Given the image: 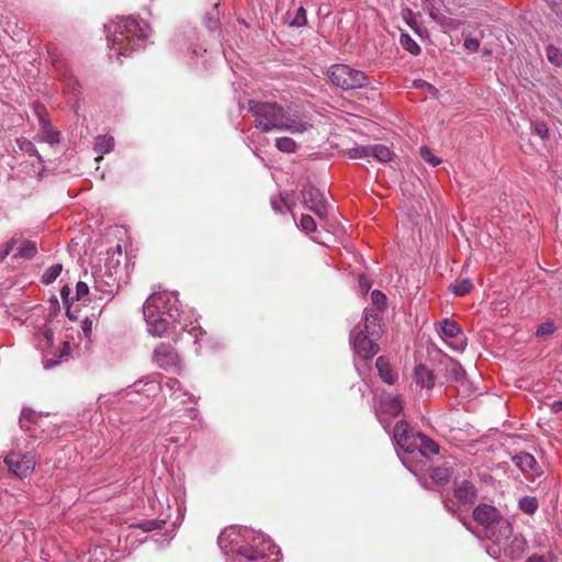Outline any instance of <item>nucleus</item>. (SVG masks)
Listing matches in <instances>:
<instances>
[{
    "label": "nucleus",
    "mask_w": 562,
    "mask_h": 562,
    "mask_svg": "<svg viewBox=\"0 0 562 562\" xmlns=\"http://www.w3.org/2000/svg\"><path fill=\"white\" fill-rule=\"evenodd\" d=\"M218 547L225 555H238L250 562H272L279 550L270 538L248 528H228L221 532Z\"/></svg>",
    "instance_id": "1"
},
{
    "label": "nucleus",
    "mask_w": 562,
    "mask_h": 562,
    "mask_svg": "<svg viewBox=\"0 0 562 562\" xmlns=\"http://www.w3.org/2000/svg\"><path fill=\"white\" fill-rule=\"evenodd\" d=\"M144 319L151 336L162 337L181 315V304L177 292L154 291L143 305Z\"/></svg>",
    "instance_id": "2"
},
{
    "label": "nucleus",
    "mask_w": 562,
    "mask_h": 562,
    "mask_svg": "<svg viewBox=\"0 0 562 562\" xmlns=\"http://www.w3.org/2000/svg\"><path fill=\"white\" fill-rule=\"evenodd\" d=\"M247 108L255 117V127L263 133L276 130L302 134L312 127V124L304 117L291 115L277 102L249 100Z\"/></svg>",
    "instance_id": "3"
},
{
    "label": "nucleus",
    "mask_w": 562,
    "mask_h": 562,
    "mask_svg": "<svg viewBox=\"0 0 562 562\" xmlns=\"http://www.w3.org/2000/svg\"><path fill=\"white\" fill-rule=\"evenodd\" d=\"M384 329L380 311L366 308L363 312V322L357 324L350 331V346L362 360H372L380 351L378 341L383 336Z\"/></svg>",
    "instance_id": "4"
},
{
    "label": "nucleus",
    "mask_w": 562,
    "mask_h": 562,
    "mask_svg": "<svg viewBox=\"0 0 562 562\" xmlns=\"http://www.w3.org/2000/svg\"><path fill=\"white\" fill-rule=\"evenodd\" d=\"M474 520L485 529L486 537L499 543L498 537H495V528L509 531L510 526L507 520L503 519L499 512L492 505L480 504L473 510Z\"/></svg>",
    "instance_id": "5"
},
{
    "label": "nucleus",
    "mask_w": 562,
    "mask_h": 562,
    "mask_svg": "<svg viewBox=\"0 0 562 562\" xmlns=\"http://www.w3.org/2000/svg\"><path fill=\"white\" fill-rule=\"evenodd\" d=\"M327 74L330 81L344 90L362 88L368 85L367 75L360 70L349 67L348 65H333L328 69Z\"/></svg>",
    "instance_id": "6"
},
{
    "label": "nucleus",
    "mask_w": 562,
    "mask_h": 562,
    "mask_svg": "<svg viewBox=\"0 0 562 562\" xmlns=\"http://www.w3.org/2000/svg\"><path fill=\"white\" fill-rule=\"evenodd\" d=\"M154 361L156 364L173 373H180L182 371V361L170 344L161 342L154 350Z\"/></svg>",
    "instance_id": "7"
},
{
    "label": "nucleus",
    "mask_w": 562,
    "mask_h": 562,
    "mask_svg": "<svg viewBox=\"0 0 562 562\" xmlns=\"http://www.w3.org/2000/svg\"><path fill=\"white\" fill-rule=\"evenodd\" d=\"M9 471L15 476L23 479L31 475L35 468V459L30 453L11 452L4 458Z\"/></svg>",
    "instance_id": "8"
},
{
    "label": "nucleus",
    "mask_w": 562,
    "mask_h": 562,
    "mask_svg": "<svg viewBox=\"0 0 562 562\" xmlns=\"http://www.w3.org/2000/svg\"><path fill=\"white\" fill-rule=\"evenodd\" d=\"M302 199L304 206L321 218L327 215V204L324 193L311 183L303 187Z\"/></svg>",
    "instance_id": "9"
},
{
    "label": "nucleus",
    "mask_w": 562,
    "mask_h": 562,
    "mask_svg": "<svg viewBox=\"0 0 562 562\" xmlns=\"http://www.w3.org/2000/svg\"><path fill=\"white\" fill-rule=\"evenodd\" d=\"M440 336L457 351L465 348V340L461 327L454 321L445 318L440 323Z\"/></svg>",
    "instance_id": "10"
},
{
    "label": "nucleus",
    "mask_w": 562,
    "mask_h": 562,
    "mask_svg": "<svg viewBox=\"0 0 562 562\" xmlns=\"http://www.w3.org/2000/svg\"><path fill=\"white\" fill-rule=\"evenodd\" d=\"M393 439L406 452H413L417 447V434L415 435L409 430V426L405 420H400L395 424Z\"/></svg>",
    "instance_id": "11"
},
{
    "label": "nucleus",
    "mask_w": 562,
    "mask_h": 562,
    "mask_svg": "<svg viewBox=\"0 0 562 562\" xmlns=\"http://www.w3.org/2000/svg\"><path fill=\"white\" fill-rule=\"evenodd\" d=\"M43 416L35 411L24 407L20 415V427L29 434L31 438H40V428L42 427Z\"/></svg>",
    "instance_id": "12"
},
{
    "label": "nucleus",
    "mask_w": 562,
    "mask_h": 562,
    "mask_svg": "<svg viewBox=\"0 0 562 562\" xmlns=\"http://www.w3.org/2000/svg\"><path fill=\"white\" fill-rule=\"evenodd\" d=\"M453 492L458 504L462 506H472L477 498L475 486L468 480L454 482Z\"/></svg>",
    "instance_id": "13"
},
{
    "label": "nucleus",
    "mask_w": 562,
    "mask_h": 562,
    "mask_svg": "<svg viewBox=\"0 0 562 562\" xmlns=\"http://www.w3.org/2000/svg\"><path fill=\"white\" fill-rule=\"evenodd\" d=\"M108 38V47L110 48V59L116 58V60L122 61V56L130 55V46L133 37H106Z\"/></svg>",
    "instance_id": "14"
},
{
    "label": "nucleus",
    "mask_w": 562,
    "mask_h": 562,
    "mask_svg": "<svg viewBox=\"0 0 562 562\" xmlns=\"http://www.w3.org/2000/svg\"><path fill=\"white\" fill-rule=\"evenodd\" d=\"M36 142L55 145L60 142V133L53 126L52 122L40 124V131L34 137Z\"/></svg>",
    "instance_id": "15"
},
{
    "label": "nucleus",
    "mask_w": 562,
    "mask_h": 562,
    "mask_svg": "<svg viewBox=\"0 0 562 562\" xmlns=\"http://www.w3.org/2000/svg\"><path fill=\"white\" fill-rule=\"evenodd\" d=\"M380 408L382 413L387 414L391 417H396L401 414L403 404L398 396L393 394H385L381 397Z\"/></svg>",
    "instance_id": "16"
},
{
    "label": "nucleus",
    "mask_w": 562,
    "mask_h": 562,
    "mask_svg": "<svg viewBox=\"0 0 562 562\" xmlns=\"http://www.w3.org/2000/svg\"><path fill=\"white\" fill-rule=\"evenodd\" d=\"M413 379L423 389H431L435 385L434 372L425 364L415 367Z\"/></svg>",
    "instance_id": "17"
},
{
    "label": "nucleus",
    "mask_w": 562,
    "mask_h": 562,
    "mask_svg": "<svg viewBox=\"0 0 562 562\" xmlns=\"http://www.w3.org/2000/svg\"><path fill=\"white\" fill-rule=\"evenodd\" d=\"M375 368L378 370L379 376L383 382L393 385L397 381V373L392 369L385 357H378L375 361Z\"/></svg>",
    "instance_id": "18"
},
{
    "label": "nucleus",
    "mask_w": 562,
    "mask_h": 562,
    "mask_svg": "<svg viewBox=\"0 0 562 562\" xmlns=\"http://www.w3.org/2000/svg\"><path fill=\"white\" fill-rule=\"evenodd\" d=\"M123 26L125 35H147L149 31L148 24L134 15L125 18Z\"/></svg>",
    "instance_id": "19"
},
{
    "label": "nucleus",
    "mask_w": 562,
    "mask_h": 562,
    "mask_svg": "<svg viewBox=\"0 0 562 562\" xmlns=\"http://www.w3.org/2000/svg\"><path fill=\"white\" fill-rule=\"evenodd\" d=\"M420 454L425 457H430L434 454H438L439 445L427 436L418 432L417 434V447Z\"/></svg>",
    "instance_id": "20"
},
{
    "label": "nucleus",
    "mask_w": 562,
    "mask_h": 562,
    "mask_svg": "<svg viewBox=\"0 0 562 562\" xmlns=\"http://www.w3.org/2000/svg\"><path fill=\"white\" fill-rule=\"evenodd\" d=\"M512 461L522 471H533L537 467L535 457L527 452H520L512 458Z\"/></svg>",
    "instance_id": "21"
},
{
    "label": "nucleus",
    "mask_w": 562,
    "mask_h": 562,
    "mask_svg": "<svg viewBox=\"0 0 562 562\" xmlns=\"http://www.w3.org/2000/svg\"><path fill=\"white\" fill-rule=\"evenodd\" d=\"M452 475V472L450 471V469L446 465H442V467H432L430 468L429 470V476L431 477V480L439 484V485H445L449 482L450 477Z\"/></svg>",
    "instance_id": "22"
},
{
    "label": "nucleus",
    "mask_w": 562,
    "mask_h": 562,
    "mask_svg": "<svg viewBox=\"0 0 562 562\" xmlns=\"http://www.w3.org/2000/svg\"><path fill=\"white\" fill-rule=\"evenodd\" d=\"M114 147V138L110 135H101L98 136L94 144V150L99 155V159L102 158L104 154L110 153Z\"/></svg>",
    "instance_id": "23"
},
{
    "label": "nucleus",
    "mask_w": 562,
    "mask_h": 562,
    "mask_svg": "<svg viewBox=\"0 0 562 562\" xmlns=\"http://www.w3.org/2000/svg\"><path fill=\"white\" fill-rule=\"evenodd\" d=\"M370 156L374 157L378 161L389 162L392 160L393 154L387 146L375 144L370 146Z\"/></svg>",
    "instance_id": "24"
},
{
    "label": "nucleus",
    "mask_w": 562,
    "mask_h": 562,
    "mask_svg": "<svg viewBox=\"0 0 562 562\" xmlns=\"http://www.w3.org/2000/svg\"><path fill=\"white\" fill-rule=\"evenodd\" d=\"M446 369L451 380L457 382H463L465 378V370L458 361L449 359Z\"/></svg>",
    "instance_id": "25"
},
{
    "label": "nucleus",
    "mask_w": 562,
    "mask_h": 562,
    "mask_svg": "<svg viewBox=\"0 0 562 562\" xmlns=\"http://www.w3.org/2000/svg\"><path fill=\"white\" fill-rule=\"evenodd\" d=\"M285 22L290 26H303L306 23V11L303 7H299L294 12H288Z\"/></svg>",
    "instance_id": "26"
},
{
    "label": "nucleus",
    "mask_w": 562,
    "mask_h": 562,
    "mask_svg": "<svg viewBox=\"0 0 562 562\" xmlns=\"http://www.w3.org/2000/svg\"><path fill=\"white\" fill-rule=\"evenodd\" d=\"M37 254V246L35 241L23 240L18 251L14 254V258L32 259Z\"/></svg>",
    "instance_id": "27"
},
{
    "label": "nucleus",
    "mask_w": 562,
    "mask_h": 562,
    "mask_svg": "<svg viewBox=\"0 0 562 562\" xmlns=\"http://www.w3.org/2000/svg\"><path fill=\"white\" fill-rule=\"evenodd\" d=\"M271 207L279 213H282V206L284 205L289 212H292L293 204L290 201V193L283 192L279 196H272L270 199Z\"/></svg>",
    "instance_id": "28"
},
{
    "label": "nucleus",
    "mask_w": 562,
    "mask_h": 562,
    "mask_svg": "<svg viewBox=\"0 0 562 562\" xmlns=\"http://www.w3.org/2000/svg\"><path fill=\"white\" fill-rule=\"evenodd\" d=\"M123 24H125V18H116L103 25L104 32L108 35H125Z\"/></svg>",
    "instance_id": "29"
},
{
    "label": "nucleus",
    "mask_w": 562,
    "mask_h": 562,
    "mask_svg": "<svg viewBox=\"0 0 562 562\" xmlns=\"http://www.w3.org/2000/svg\"><path fill=\"white\" fill-rule=\"evenodd\" d=\"M518 507L522 513L533 515L539 507L538 499L533 496H524L519 499Z\"/></svg>",
    "instance_id": "30"
},
{
    "label": "nucleus",
    "mask_w": 562,
    "mask_h": 562,
    "mask_svg": "<svg viewBox=\"0 0 562 562\" xmlns=\"http://www.w3.org/2000/svg\"><path fill=\"white\" fill-rule=\"evenodd\" d=\"M403 20L417 35H423L419 27V16L416 15L412 10L405 9L402 12Z\"/></svg>",
    "instance_id": "31"
},
{
    "label": "nucleus",
    "mask_w": 562,
    "mask_h": 562,
    "mask_svg": "<svg viewBox=\"0 0 562 562\" xmlns=\"http://www.w3.org/2000/svg\"><path fill=\"white\" fill-rule=\"evenodd\" d=\"M472 288H473V284L470 279H462V280H457L451 285V291H452V293H454L458 296H464L471 292Z\"/></svg>",
    "instance_id": "32"
},
{
    "label": "nucleus",
    "mask_w": 562,
    "mask_h": 562,
    "mask_svg": "<svg viewBox=\"0 0 562 562\" xmlns=\"http://www.w3.org/2000/svg\"><path fill=\"white\" fill-rule=\"evenodd\" d=\"M276 147L282 153H294L296 150V143L291 137H278L276 139Z\"/></svg>",
    "instance_id": "33"
},
{
    "label": "nucleus",
    "mask_w": 562,
    "mask_h": 562,
    "mask_svg": "<svg viewBox=\"0 0 562 562\" xmlns=\"http://www.w3.org/2000/svg\"><path fill=\"white\" fill-rule=\"evenodd\" d=\"M63 266L60 263H56L50 266L45 270V272L42 276V282L44 284H50L53 283L61 273Z\"/></svg>",
    "instance_id": "34"
},
{
    "label": "nucleus",
    "mask_w": 562,
    "mask_h": 562,
    "mask_svg": "<svg viewBox=\"0 0 562 562\" xmlns=\"http://www.w3.org/2000/svg\"><path fill=\"white\" fill-rule=\"evenodd\" d=\"M18 146L19 148L26 153L27 155L30 156H34L36 157L40 161H42V157L38 153V150L36 149L35 145L33 142L26 139V138H19L18 140Z\"/></svg>",
    "instance_id": "35"
},
{
    "label": "nucleus",
    "mask_w": 562,
    "mask_h": 562,
    "mask_svg": "<svg viewBox=\"0 0 562 562\" xmlns=\"http://www.w3.org/2000/svg\"><path fill=\"white\" fill-rule=\"evenodd\" d=\"M349 159H359L370 157V146L358 145L346 150Z\"/></svg>",
    "instance_id": "36"
},
{
    "label": "nucleus",
    "mask_w": 562,
    "mask_h": 562,
    "mask_svg": "<svg viewBox=\"0 0 562 562\" xmlns=\"http://www.w3.org/2000/svg\"><path fill=\"white\" fill-rule=\"evenodd\" d=\"M32 110H33L34 115L37 117L40 124L50 121L48 117L47 109L42 102H40V101L33 102Z\"/></svg>",
    "instance_id": "37"
},
{
    "label": "nucleus",
    "mask_w": 562,
    "mask_h": 562,
    "mask_svg": "<svg viewBox=\"0 0 562 562\" xmlns=\"http://www.w3.org/2000/svg\"><path fill=\"white\" fill-rule=\"evenodd\" d=\"M371 301L374 305L373 308L380 311V316L382 317V312L386 304V295L379 290H374L371 293Z\"/></svg>",
    "instance_id": "38"
},
{
    "label": "nucleus",
    "mask_w": 562,
    "mask_h": 562,
    "mask_svg": "<svg viewBox=\"0 0 562 562\" xmlns=\"http://www.w3.org/2000/svg\"><path fill=\"white\" fill-rule=\"evenodd\" d=\"M547 57H548L549 61L551 64H553L554 66L562 65V52L558 47H555L553 45H548Z\"/></svg>",
    "instance_id": "39"
},
{
    "label": "nucleus",
    "mask_w": 562,
    "mask_h": 562,
    "mask_svg": "<svg viewBox=\"0 0 562 562\" xmlns=\"http://www.w3.org/2000/svg\"><path fill=\"white\" fill-rule=\"evenodd\" d=\"M300 227L306 234L314 233L316 231L315 220L311 215L304 214L300 220Z\"/></svg>",
    "instance_id": "40"
},
{
    "label": "nucleus",
    "mask_w": 562,
    "mask_h": 562,
    "mask_svg": "<svg viewBox=\"0 0 562 562\" xmlns=\"http://www.w3.org/2000/svg\"><path fill=\"white\" fill-rule=\"evenodd\" d=\"M419 151H420V157L425 161H427L429 165H431L432 167H436L441 162V159L436 157L429 147L423 146V147H420Z\"/></svg>",
    "instance_id": "41"
},
{
    "label": "nucleus",
    "mask_w": 562,
    "mask_h": 562,
    "mask_svg": "<svg viewBox=\"0 0 562 562\" xmlns=\"http://www.w3.org/2000/svg\"><path fill=\"white\" fill-rule=\"evenodd\" d=\"M532 131L537 134L542 140H547L549 138V127L547 123L542 121H536L531 124Z\"/></svg>",
    "instance_id": "42"
},
{
    "label": "nucleus",
    "mask_w": 562,
    "mask_h": 562,
    "mask_svg": "<svg viewBox=\"0 0 562 562\" xmlns=\"http://www.w3.org/2000/svg\"><path fill=\"white\" fill-rule=\"evenodd\" d=\"M402 46L413 55L420 53L419 45L414 41L413 37H400Z\"/></svg>",
    "instance_id": "43"
},
{
    "label": "nucleus",
    "mask_w": 562,
    "mask_h": 562,
    "mask_svg": "<svg viewBox=\"0 0 562 562\" xmlns=\"http://www.w3.org/2000/svg\"><path fill=\"white\" fill-rule=\"evenodd\" d=\"M554 330H555L554 323L551 321H548L538 326V328L536 330V336L542 337V336L551 335L554 333Z\"/></svg>",
    "instance_id": "44"
},
{
    "label": "nucleus",
    "mask_w": 562,
    "mask_h": 562,
    "mask_svg": "<svg viewBox=\"0 0 562 562\" xmlns=\"http://www.w3.org/2000/svg\"><path fill=\"white\" fill-rule=\"evenodd\" d=\"M53 66L60 74V76L63 77L64 80H66V79L69 80V82H68L69 86L71 85V82L77 83V81L74 80L70 75H68V69L66 67H64V65L60 60H57V59L53 60Z\"/></svg>",
    "instance_id": "45"
},
{
    "label": "nucleus",
    "mask_w": 562,
    "mask_h": 562,
    "mask_svg": "<svg viewBox=\"0 0 562 562\" xmlns=\"http://www.w3.org/2000/svg\"><path fill=\"white\" fill-rule=\"evenodd\" d=\"M161 524H164V521H158V520H146V521H143V522H139L138 524V527L143 530V531H153L155 529H158L161 527Z\"/></svg>",
    "instance_id": "46"
},
{
    "label": "nucleus",
    "mask_w": 562,
    "mask_h": 562,
    "mask_svg": "<svg viewBox=\"0 0 562 562\" xmlns=\"http://www.w3.org/2000/svg\"><path fill=\"white\" fill-rule=\"evenodd\" d=\"M88 293H89L88 284L82 281L77 282L75 300L79 301V300L83 299Z\"/></svg>",
    "instance_id": "47"
},
{
    "label": "nucleus",
    "mask_w": 562,
    "mask_h": 562,
    "mask_svg": "<svg viewBox=\"0 0 562 562\" xmlns=\"http://www.w3.org/2000/svg\"><path fill=\"white\" fill-rule=\"evenodd\" d=\"M15 245H16V239L15 238L9 239L5 243L4 248H3V250L0 254V260H4L10 255V252L13 250Z\"/></svg>",
    "instance_id": "48"
},
{
    "label": "nucleus",
    "mask_w": 562,
    "mask_h": 562,
    "mask_svg": "<svg viewBox=\"0 0 562 562\" xmlns=\"http://www.w3.org/2000/svg\"><path fill=\"white\" fill-rule=\"evenodd\" d=\"M463 45L467 49L475 52L480 46V42L476 37H467Z\"/></svg>",
    "instance_id": "49"
},
{
    "label": "nucleus",
    "mask_w": 562,
    "mask_h": 562,
    "mask_svg": "<svg viewBox=\"0 0 562 562\" xmlns=\"http://www.w3.org/2000/svg\"><path fill=\"white\" fill-rule=\"evenodd\" d=\"M557 14H562V0H543Z\"/></svg>",
    "instance_id": "50"
},
{
    "label": "nucleus",
    "mask_w": 562,
    "mask_h": 562,
    "mask_svg": "<svg viewBox=\"0 0 562 562\" xmlns=\"http://www.w3.org/2000/svg\"><path fill=\"white\" fill-rule=\"evenodd\" d=\"M71 289L68 285H64L60 289V296L65 304L69 305L70 301H74V297H70Z\"/></svg>",
    "instance_id": "51"
},
{
    "label": "nucleus",
    "mask_w": 562,
    "mask_h": 562,
    "mask_svg": "<svg viewBox=\"0 0 562 562\" xmlns=\"http://www.w3.org/2000/svg\"><path fill=\"white\" fill-rule=\"evenodd\" d=\"M180 382L177 379H168L166 382V386L172 391V394H176L180 391Z\"/></svg>",
    "instance_id": "52"
},
{
    "label": "nucleus",
    "mask_w": 562,
    "mask_h": 562,
    "mask_svg": "<svg viewBox=\"0 0 562 562\" xmlns=\"http://www.w3.org/2000/svg\"><path fill=\"white\" fill-rule=\"evenodd\" d=\"M442 503H443V506L447 509V512H449L453 516L457 515L458 508L456 507V504L453 503V501L443 498Z\"/></svg>",
    "instance_id": "53"
},
{
    "label": "nucleus",
    "mask_w": 562,
    "mask_h": 562,
    "mask_svg": "<svg viewBox=\"0 0 562 562\" xmlns=\"http://www.w3.org/2000/svg\"><path fill=\"white\" fill-rule=\"evenodd\" d=\"M414 86L416 88H424V87H426L429 90V92H431V93H436L437 92V89L432 85H430V83H428V82H426L424 80H415L414 81Z\"/></svg>",
    "instance_id": "54"
},
{
    "label": "nucleus",
    "mask_w": 562,
    "mask_h": 562,
    "mask_svg": "<svg viewBox=\"0 0 562 562\" xmlns=\"http://www.w3.org/2000/svg\"><path fill=\"white\" fill-rule=\"evenodd\" d=\"M82 330L85 331L86 336H89V334L91 333V329H92V321L86 318L83 322H82Z\"/></svg>",
    "instance_id": "55"
},
{
    "label": "nucleus",
    "mask_w": 562,
    "mask_h": 562,
    "mask_svg": "<svg viewBox=\"0 0 562 562\" xmlns=\"http://www.w3.org/2000/svg\"><path fill=\"white\" fill-rule=\"evenodd\" d=\"M551 408H552V411H553L554 413H560V412H562V400H560V401H554V402L552 403Z\"/></svg>",
    "instance_id": "56"
},
{
    "label": "nucleus",
    "mask_w": 562,
    "mask_h": 562,
    "mask_svg": "<svg viewBox=\"0 0 562 562\" xmlns=\"http://www.w3.org/2000/svg\"><path fill=\"white\" fill-rule=\"evenodd\" d=\"M43 335L47 342H52L53 336H54L52 329H49V328L44 329Z\"/></svg>",
    "instance_id": "57"
},
{
    "label": "nucleus",
    "mask_w": 562,
    "mask_h": 562,
    "mask_svg": "<svg viewBox=\"0 0 562 562\" xmlns=\"http://www.w3.org/2000/svg\"><path fill=\"white\" fill-rule=\"evenodd\" d=\"M526 562H546L542 555H532Z\"/></svg>",
    "instance_id": "58"
},
{
    "label": "nucleus",
    "mask_w": 562,
    "mask_h": 562,
    "mask_svg": "<svg viewBox=\"0 0 562 562\" xmlns=\"http://www.w3.org/2000/svg\"><path fill=\"white\" fill-rule=\"evenodd\" d=\"M513 542L517 544L521 552L524 551L525 541L522 539L515 538Z\"/></svg>",
    "instance_id": "59"
},
{
    "label": "nucleus",
    "mask_w": 562,
    "mask_h": 562,
    "mask_svg": "<svg viewBox=\"0 0 562 562\" xmlns=\"http://www.w3.org/2000/svg\"><path fill=\"white\" fill-rule=\"evenodd\" d=\"M57 363H58V361H49V360H46V361L44 362V367H45L46 369H48V368L54 367V366H55V364H57Z\"/></svg>",
    "instance_id": "60"
},
{
    "label": "nucleus",
    "mask_w": 562,
    "mask_h": 562,
    "mask_svg": "<svg viewBox=\"0 0 562 562\" xmlns=\"http://www.w3.org/2000/svg\"><path fill=\"white\" fill-rule=\"evenodd\" d=\"M64 348H65V352H64V355H68V352H69V351H68V349H69V342L65 341V342H64Z\"/></svg>",
    "instance_id": "61"
},
{
    "label": "nucleus",
    "mask_w": 562,
    "mask_h": 562,
    "mask_svg": "<svg viewBox=\"0 0 562 562\" xmlns=\"http://www.w3.org/2000/svg\"><path fill=\"white\" fill-rule=\"evenodd\" d=\"M462 524H463V526H465L469 530H471V527H470L465 521H463V520H462Z\"/></svg>",
    "instance_id": "62"
},
{
    "label": "nucleus",
    "mask_w": 562,
    "mask_h": 562,
    "mask_svg": "<svg viewBox=\"0 0 562 562\" xmlns=\"http://www.w3.org/2000/svg\"><path fill=\"white\" fill-rule=\"evenodd\" d=\"M480 35H481V36H484V35H485V30H481V31H480Z\"/></svg>",
    "instance_id": "63"
},
{
    "label": "nucleus",
    "mask_w": 562,
    "mask_h": 562,
    "mask_svg": "<svg viewBox=\"0 0 562 562\" xmlns=\"http://www.w3.org/2000/svg\"><path fill=\"white\" fill-rule=\"evenodd\" d=\"M465 35H471V32L465 33V32L463 31V32H462V36H465Z\"/></svg>",
    "instance_id": "64"
}]
</instances>
